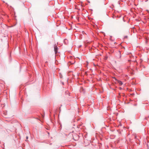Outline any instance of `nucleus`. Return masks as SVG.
Here are the masks:
<instances>
[{"mask_svg":"<svg viewBox=\"0 0 149 149\" xmlns=\"http://www.w3.org/2000/svg\"><path fill=\"white\" fill-rule=\"evenodd\" d=\"M54 49L55 54H56L58 52V48L56 44L54 45Z\"/></svg>","mask_w":149,"mask_h":149,"instance_id":"1","label":"nucleus"},{"mask_svg":"<svg viewBox=\"0 0 149 149\" xmlns=\"http://www.w3.org/2000/svg\"><path fill=\"white\" fill-rule=\"evenodd\" d=\"M113 78L116 81L118 82L120 85L121 86L123 84V83L122 81L117 79L115 77H113Z\"/></svg>","mask_w":149,"mask_h":149,"instance_id":"2","label":"nucleus"},{"mask_svg":"<svg viewBox=\"0 0 149 149\" xmlns=\"http://www.w3.org/2000/svg\"><path fill=\"white\" fill-rule=\"evenodd\" d=\"M73 139L75 140H77L79 139V136L78 135L75 136V135L74 136H73Z\"/></svg>","mask_w":149,"mask_h":149,"instance_id":"3","label":"nucleus"},{"mask_svg":"<svg viewBox=\"0 0 149 149\" xmlns=\"http://www.w3.org/2000/svg\"><path fill=\"white\" fill-rule=\"evenodd\" d=\"M118 55H119L118 58H120L121 57V55L120 52V51L118 52Z\"/></svg>","mask_w":149,"mask_h":149,"instance_id":"4","label":"nucleus"},{"mask_svg":"<svg viewBox=\"0 0 149 149\" xmlns=\"http://www.w3.org/2000/svg\"><path fill=\"white\" fill-rule=\"evenodd\" d=\"M127 37H128L127 36H124V38H127Z\"/></svg>","mask_w":149,"mask_h":149,"instance_id":"5","label":"nucleus"},{"mask_svg":"<svg viewBox=\"0 0 149 149\" xmlns=\"http://www.w3.org/2000/svg\"><path fill=\"white\" fill-rule=\"evenodd\" d=\"M26 138L27 139H28V136H26Z\"/></svg>","mask_w":149,"mask_h":149,"instance_id":"6","label":"nucleus"}]
</instances>
